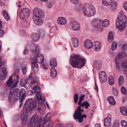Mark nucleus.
Listing matches in <instances>:
<instances>
[{"label": "nucleus", "mask_w": 127, "mask_h": 127, "mask_svg": "<svg viewBox=\"0 0 127 127\" xmlns=\"http://www.w3.org/2000/svg\"><path fill=\"white\" fill-rule=\"evenodd\" d=\"M108 82L109 84L111 85H113L115 83V80L113 77L110 75L108 78Z\"/></svg>", "instance_id": "27"}, {"label": "nucleus", "mask_w": 127, "mask_h": 127, "mask_svg": "<svg viewBox=\"0 0 127 127\" xmlns=\"http://www.w3.org/2000/svg\"><path fill=\"white\" fill-rule=\"evenodd\" d=\"M113 95L115 96H117L118 94V91L115 88H113Z\"/></svg>", "instance_id": "46"}, {"label": "nucleus", "mask_w": 127, "mask_h": 127, "mask_svg": "<svg viewBox=\"0 0 127 127\" xmlns=\"http://www.w3.org/2000/svg\"><path fill=\"white\" fill-rule=\"evenodd\" d=\"M127 22L126 16L123 14H120L116 20V27L120 31H122L125 28Z\"/></svg>", "instance_id": "4"}, {"label": "nucleus", "mask_w": 127, "mask_h": 127, "mask_svg": "<svg viewBox=\"0 0 127 127\" xmlns=\"http://www.w3.org/2000/svg\"><path fill=\"white\" fill-rule=\"evenodd\" d=\"M69 26L71 30L75 31L78 30L80 28L79 23L76 21H72L70 22Z\"/></svg>", "instance_id": "9"}, {"label": "nucleus", "mask_w": 127, "mask_h": 127, "mask_svg": "<svg viewBox=\"0 0 127 127\" xmlns=\"http://www.w3.org/2000/svg\"><path fill=\"white\" fill-rule=\"evenodd\" d=\"M16 89H18V91L17 92V94L16 95H18L19 96V98L20 97H25V90L24 89H21L20 92L19 93V94H18V91L19 90V89L18 88H17Z\"/></svg>", "instance_id": "22"}, {"label": "nucleus", "mask_w": 127, "mask_h": 127, "mask_svg": "<svg viewBox=\"0 0 127 127\" xmlns=\"http://www.w3.org/2000/svg\"><path fill=\"white\" fill-rule=\"evenodd\" d=\"M49 114H47V115L45 116L43 121L44 125L48 121L49 119L50 118L48 115H49Z\"/></svg>", "instance_id": "40"}, {"label": "nucleus", "mask_w": 127, "mask_h": 127, "mask_svg": "<svg viewBox=\"0 0 127 127\" xmlns=\"http://www.w3.org/2000/svg\"><path fill=\"white\" fill-rule=\"evenodd\" d=\"M57 64V61L55 59L53 58L51 60L50 65L52 67L56 66Z\"/></svg>", "instance_id": "24"}, {"label": "nucleus", "mask_w": 127, "mask_h": 127, "mask_svg": "<svg viewBox=\"0 0 127 127\" xmlns=\"http://www.w3.org/2000/svg\"><path fill=\"white\" fill-rule=\"evenodd\" d=\"M19 81H18L15 82L14 84L11 86V89H12L16 88L17 86V84L19 82Z\"/></svg>", "instance_id": "52"}, {"label": "nucleus", "mask_w": 127, "mask_h": 127, "mask_svg": "<svg viewBox=\"0 0 127 127\" xmlns=\"http://www.w3.org/2000/svg\"><path fill=\"white\" fill-rule=\"evenodd\" d=\"M85 96L84 95H81L79 97V100L82 101L83 99Z\"/></svg>", "instance_id": "60"}, {"label": "nucleus", "mask_w": 127, "mask_h": 127, "mask_svg": "<svg viewBox=\"0 0 127 127\" xmlns=\"http://www.w3.org/2000/svg\"><path fill=\"white\" fill-rule=\"evenodd\" d=\"M22 72L24 74H25L27 71V67H23Z\"/></svg>", "instance_id": "57"}, {"label": "nucleus", "mask_w": 127, "mask_h": 127, "mask_svg": "<svg viewBox=\"0 0 127 127\" xmlns=\"http://www.w3.org/2000/svg\"><path fill=\"white\" fill-rule=\"evenodd\" d=\"M99 78L100 82L102 83L105 82L107 79L106 73L104 71H102L99 73Z\"/></svg>", "instance_id": "10"}, {"label": "nucleus", "mask_w": 127, "mask_h": 127, "mask_svg": "<svg viewBox=\"0 0 127 127\" xmlns=\"http://www.w3.org/2000/svg\"><path fill=\"white\" fill-rule=\"evenodd\" d=\"M113 38V36L112 33L111 32H109L108 35V39L110 40H112Z\"/></svg>", "instance_id": "47"}, {"label": "nucleus", "mask_w": 127, "mask_h": 127, "mask_svg": "<svg viewBox=\"0 0 127 127\" xmlns=\"http://www.w3.org/2000/svg\"><path fill=\"white\" fill-rule=\"evenodd\" d=\"M92 22L95 27L98 29L100 28L101 21L99 19H95L93 20Z\"/></svg>", "instance_id": "13"}, {"label": "nucleus", "mask_w": 127, "mask_h": 127, "mask_svg": "<svg viewBox=\"0 0 127 127\" xmlns=\"http://www.w3.org/2000/svg\"><path fill=\"white\" fill-rule=\"evenodd\" d=\"M24 87L26 89L28 90L30 88V85L29 83L27 82V84L25 85Z\"/></svg>", "instance_id": "51"}, {"label": "nucleus", "mask_w": 127, "mask_h": 127, "mask_svg": "<svg viewBox=\"0 0 127 127\" xmlns=\"http://www.w3.org/2000/svg\"><path fill=\"white\" fill-rule=\"evenodd\" d=\"M39 48L38 47V46L37 45L35 47V50L33 49V50L32 51H34V52L35 53L36 55L38 54L39 53Z\"/></svg>", "instance_id": "42"}, {"label": "nucleus", "mask_w": 127, "mask_h": 127, "mask_svg": "<svg viewBox=\"0 0 127 127\" xmlns=\"http://www.w3.org/2000/svg\"><path fill=\"white\" fill-rule=\"evenodd\" d=\"M30 124L31 126L32 127H34L35 126V127H40V121L37 122L31 120Z\"/></svg>", "instance_id": "21"}, {"label": "nucleus", "mask_w": 127, "mask_h": 127, "mask_svg": "<svg viewBox=\"0 0 127 127\" xmlns=\"http://www.w3.org/2000/svg\"><path fill=\"white\" fill-rule=\"evenodd\" d=\"M123 7L125 10L127 12V2H126L123 4Z\"/></svg>", "instance_id": "56"}, {"label": "nucleus", "mask_w": 127, "mask_h": 127, "mask_svg": "<svg viewBox=\"0 0 127 127\" xmlns=\"http://www.w3.org/2000/svg\"><path fill=\"white\" fill-rule=\"evenodd\" d=\"M120 110L123 115L125 116L127 115V108L124 107H121Z\"/></svg>", "instance_id": "28"}, {"label": "nucleus", "mask_w": 127, "mask_h": 127, "mask_svg": "<svg viewBox=\"0 0 127 127\" xmlns=\"http://www.w3.org/2000/svg\"><path fill=\"white\" fill-rule=\"evenodd\" d=\"M57 22L58 24L60 25H64L66 24L67 21L64 17H60L58 18Z\"/></svg>", "instance_id": "15"}, {"label": "nucleus", "mask_w": 127, "mask_h": 127, "mask_svg": "<svg viewBox=\"0 0 127 127\" xmlns=\"http://www.w3.org/2000/svg\"><path fill=\"white\" fill-rule=\"evenodd\" d=\"M123 67L125 68V72L127 74V61L123 64Z\"/></svg>", "instance_id": "43"}, {"label": "nucleus", "mask_w": 127, "mask_h": 127, "mask_svg": "<svg viewBox=\"0 0 127 127\" xmlns=\"http://www.w3.org/2000/svg\"><path fill=\"white\" fill-rule=\"evenodd\" d=\"M14 83V81L12 80V76H10L9 79L6 82V85L7 86L10 87Z\"/></svg>", "instance_id": "31"}, {"label": "nucleus", "mask_w": 127, "mask_h": 127, "mask_svg": "<svg viewBox=\"0 0 127 127\" xmlns=\"http://www.w3.org/2000/svg\"><path fill=\"white\" fill-rule=\"evenodd\" d=\"M37 56L36 59L35 58L34 59H32V61H35L36 63H37L38 62L39 63H41L43 61L44 57L43 55L39 53L36 55Z\"/></svg>", "instance_id": "11"}, {"label": "nucleus", "mask_w": 127, "mask_h": 127, "mask_svg": "<svg viewBox=\"0 0 127 127\" xmlns=\"http://www.w3.org/2000/svg\"><path fill=\"white\" fill-rule=\"evenodd\" d=\"M3 15L5 19L7 21H9L10 19L9 17L8 16V14L4 10H3L2 12Z\"/></svg>", "instance_id": "29"}, {"label": "nucleus", "mask_w": 127, "mask_h": 127, "mask_svg": "<svg viewBox=\"0 0 127 127\" xmlns=\"http://www.w3.org/2000/svg\"><path fill=\"white\" fill-rule=\"evenodd\" d=\"M108 101L109 103L111 105H114L116 104V101L115 100L114 97L111 96H109L108 98Z\"/></svg>", "instance_id": "23"}, {"label": "nucleus", "mask_w": 127, "mask_h": 127, "mask_svg": "<svg viewBox=\"0 0 127 127\" xmlns=\"http://www.w3.org/2000/svg\"><path fill=\"white\" fill-rule=\"evenodd\" d=\"M123 48L125 49H127V44H125L123 46Z\"/></svg>", "instance_id": "64"}, {"label": "nucleus", "mask_w": 127, "mask_h": 127, "mask_svg": "<svg viewBox=\"0 0 127 127\" xmlns=\"http://www.w3.org/2000/svg\"><path fill=\"white\" fill-rule=\"evenodd\" d=\"M101 22H102V26L104 27H107L109 25V21L107 19L105 20L102 22L101 21Z\"/></svg>", "instance_id": "30"}, {"label": "nucleus", "mask_w": 127, "mask_h": 127, "mask_svg": "<svg viewBox=\"0 0 127 127\" xmlns=\"http://www.w3.org/2000/svg\"><path fill=\"white\" fill-rule=\"evenodd\" d=\"M2 72L3 74L5 76L6 75V70L5 67L2 68Z\"/></svg>", "instance_id": "54"}, {"label": "nucleus", "mask_w": 127, "mask_h": 127, "mask_svg": "<svg viewBox=\"0 0 127 127\" xmlns=\"http://www.w3.org/2000/svg\"><path fill=\"white\" fill-rule=\"evenodd\" d=\"M111 118L109 117L106 118L104 121V125L106 127H110L111 126Z\"/></svg>", "instance_id": "14"}, {"label": "nucleus", "mask_w": 127, "mask_h": 127, "mask_svg": "<svg viewBox=\"0 0 127 127\" xmlns=\"http://www.w3.org/2000/svg\"><path fill=\"white\" fill-rule=\"evenodd\" d=\"M11 76H12V77L13 78L14 81H16L17 82L18 81H19L18 80L19 77L18 75H16L15 74H14L12 75H11Z\"/></svg>", "instance_id": "37"}, {"label": "nucleus", "mask_w": 127, "mask_h": 127, "mask_svg": "<svg viewBox=\"0 0 127 127\" xmlns=\"http://www.w3.org/2000/svg\"><path fill=\"white\" fill-rule=\"evenodd\" d=\"M89 105L88 102L85 101L77 107L76 110L75 111L74 115V117L76 119H78V121L80 123L82 122L83 119L85 118L87 116L85 114L81 115L82 113L83 112V109H81L80 107L82 106L84 108V106H85V108L87 109Z\"/></svg>", "instance_id": "2"}, {"label": "nucleus", "mask_w": 127, "mask_h": 127, "mask_svg": "<svg viewBox=\"0 0 127 127\" xmlns=\"http://www.w3.org/2000/svg\"><path fill=\"white\" fill-rule=\"evenodd\" d=\"M38 117L37 115H35L33 116L31 119V120L34 121L38 122Z\"/></svg>", "instance_id": "38"}, {"label": "nucleus", "mask_w": 127, "mask_h": 127, "mask_svg": "<svg viewBox=\"0 0 127 127\" xmlns=\"http://www.w3.org/2000/svg\"><path fill=\"white\" fill-rule=\"evenodd\" d=\"M44 104L41 102L38 103V106H35V101L33 99H28L26 101L24 107V111L26 112H29L32 110H38L40 113L42 114L44 113L45 109Z\"/></svg>", "instance_id": "1"}, {"label": "nucleus", "mask_w": 127, "mask_h": 127, "mask_svg": "<svg viewBox=\"0 0 127 127\" xmlns=\"http://www.w3.org/2000/svg\"><path fill=\"white\" fill-rule=\"evenodd\" d=\"M70 64L74 68H79L83 66L86 62L85 59L77 55H74L71 57Z\"/></svg>", "instance_id": "3"}, {"label": "nucleus", "mask_w": 127, "mask_h": 127, "mask_svg": "<svg viewBox=\"0 0 127 127\" xmlns=\"http://www.w3.org/2000/svg\"><path fill=\"white\" fill-rule=\"evenodd\" d=\"M112 0H102V3L105 6H108L111 5Z\"/></svg>", "instance_id": "25"}, {"label": "nucleus", "mask_w": 127, "mask_h": 127, "mask_svg": "<svg viewBox=\"0 0 127 127\" xmlns=\"http://www.w3.org/2000/svg\"><path fill=\"white\" fill-rule=\"evenodd\" d=\"M41 67V68L44 69H47V67L45 66L44 64H42Z\"/></svg>", "instance_id": "62"}, {"label": "nucleus", "mask_w": 127, "mask_h": 127, "mask_svg": "<svg viewBox=\"0 0 127 127\" xmlns=\"http://www.w3.org/2000/svg\"><path fill=\"white\" fill-rule=\"evenodd\" d=\"M117 44L116 42H113L112 44L111 49L110 51H113L115 50L117 47Z\"/></svg>", "instance_id": "35"}, {"label": "nucleus", "mask_w": 127, "mask_h": 127, "mask_svg": "<svg viewBox=\"0 0 127 127\" xmlns=\"http://www.w3.org/2000/svg\"><path fill=\"white\" fill-rule=\"evenodd\" d=\"M119 123L117 121H115L113 123L112 127H118Z\"/></svg>", "instance_id": "48"}, {"label": "nucleus", "mask_w": 127, "mask_h": 127, "mask_svg": "<svg viewBox=\"0 0 127 127\" xmlns=\"http://www.w3.org/2000/svg\"><path fill=\"white\" fill-rule=\"evenodd\" d=\"M116 67L118 69H119L120 66V64L118 62L116 63Z\"/></svg>", "instance_id": "58"}, {"label": "nucleus", "mask_w": 127, "mask_h": 127, "mask_svg": "<svg viewBox=\"0 0 127 127\" xmlns=\"http://www.w3.org/2000/svg\"><path fill=\"white\" fill-rule=\"evenodd\" d=\"M32 68L33 71L35 72H37L39 70L37 63H36L35 61H32Z\"/></svg>", "instance_id": "16"}, {"label": "nucleus", "mask_w": 127, "mask_h": 127, "mask_svg": "<svg viewBox=\"0 0 127 127\" xmlns=\"http://www.w3.org/2000/svg\"><path fill=\"white\" fill-rule=\"evenodd\" d=\"M126 56V53L124 51L119 52L118 54V57L120 58H124Z\"/></svg>", "instance_id": "32"}, {"label": "nucleus", "mask_w": 127, "mask_h": 127, "mask_svg": "<svg viewBox=\"0 0 127 127\" xmlns=\"http://www.w3.org/2000/svg\"><path fill=\"white\" fill-rule=\"evenodd\" d=\"M30 12V11L29 9L24 8L20 11L19 13L20 17L22 19H27L29 16Z\"/></svg>", "instance_id": "7"}, {"label": "nucleus", "mask_w": 127, "mask_h": 127, "mask_svg": "<svg viewBox=\"0 0 127 127\" xmlns=\"http://www.w3.org/2000/svg\"><path fill=\"white\" fill-rule=\"evenodd\" d=\"M123 76H120L118 79V83L119 85H121L123 82Z\"/></svg>", "instance_id": "36"}, {"label": "nucleus", "mask_w": 127, "mask_h": 127, "mask_svg": "<svg viewBox=\"0 0 127 127\" xmlns=\"http://www.w3.org/2000/svg\"><path fill=\"white\" fill-rule=\"evenodd\" d=\"M79 0H71V1L73 3H74L75 4H76L79 1Z\"/></svg>", "instance_id": "61"}, {"label": "nucleus", "mask_w": 127, "mask_h": 127, "mask_svg": "<svg viewBox=\"0 0 127 127\" xmlns=\"http://www.w3.org/2000/svg\"><path fill=\"white\" fill-rule=\"evenodd\" d=\"M40 35L41 37H44L45 35L44 32L42 30H40Z\"/></svg>", "instance_id": "49"}, {"label": "nucleus", "mask_w": 127, "mask_h": 127, "mask_svg": "<svg viewBox=\"0 0 127 127\" xmlns=\"http://www.w3.org/2000/svg\"><path fill=\"white\" fill-rule=\"evenodd\" d=\"M35 76L34 74V73H31L29 76V78L31 79L32 78H34Z\"/></svg>", "instance_id": "59"}, {"label": "nucleus", "mask_w": 127, "mask_h": 127, "mask_svg": "<svg viewBox=\"0 0 127 127\" xmlns=\"http://www.w3.org/2000/svg\"><path fill=\"white\" fill-rule=\"evenodd\" d=\"M27 82L24 79H21L20 82V85L22 86H24Z\"/></svg>", "instance_id": "41"}, {"label": "nucleus", "mask_w": 127, "mask_h": 127, "mask_svg": "<svg viewBox=\"0 0 127 127\" xmlns=\"http://www.w3.org/2000/svg\"><path fill=\"white\" fill-rule=\"evenodd\" d=\"M51 70V76L53 78L55 77L57 74L56 70L53 67H52Z\"/></svg>", "instance_id": "26"}, {"label": "nucleus", "mask_w": 127, "mask_h": 127, "mask_svg": "<svg viewBox=\"0 0 127 127\" xmlns=\"http://www.w3.org/2000/svg\"><path fill=\"white\" fill-rule=\"evenodd\" d=\"M84 45L85 47L87 48H91L93 46L92 42L89 40H87L84 42Z\"/></svg>", "instance_id": "18"}, {"label": "nucleus", "mask_w": 127, "mask_h": 127, "mask_svg": "<svg viewBox=\"0 0 127 127\" xmlns=\"http://www.w3.org/2000/svg\"><path fill=\"white\" fill-rule=\"evenodd\" d=\"M82 10L84 15L87 17L93 16L96 13L94 7L92 5L89 4L84 5Z\"/></svg>", "instance_id": "5"}, {"label": "nucleus", "mask_w": 127, "mask_h": 127, "mask_svg": "<svg viewBox=\"0 0 127 127\" xmlns=\"http://www.w3.org/2000/svg\"><path fill=\"white\" fill-rule=\"evenodd\" d=\"M71 40L73 46L74 47H77L79 44L78 39L75 37H72L71 39Z\"/></svg>", "instance_id": "20"}, {"label": "nucleus", "mask_w": 127, "mask_h": 127, "mask_svg": "<svg viewBox=\"0 0 127 127\" xmlns=\"http://www.w3.org/2000/svg\"><path fill=\"white\" fill-rule=\"evenodd\" d=\"M4 33L3 30L0 29V37H1L4 35Z\"/></svg>", "instance_id": "55"}, {"label": "nucleus", "mask_w": 127, "mask_h": 127, "mask_svg": "<svg viewBox=\"0 0 127 127\" xmlns=\"http://www.w3.org/2000/svg\"><path fill=\"white\" fill-rule=\"evenodd\" d=\"M39 35L38 34H34L32 36V39L34 41H37L39 38Z\"/></svg>", "instance_id": "33"}, {"label": "nucleus", "mask_w": 127, "mask_h": 127, "mask_svg": "<svg viewBox=\"0 0 127 127\" xmlns=\"http://www.w3.org/2000/svg\"><path fill=\"white\" fill-rule=\"evenodd\" d=\"M33 14L37 17H42L43 16V13L41 10L37 8H35L33 11Z\"/></svg>", "instance_id": "12"}, {"label": "nucleus", "mask_w": 127, "mask_h": 127, "mask_svg": "<svg viewBox=\"0 0 127 127\" xmlns=\"http://www.w3.org/2000/svg\"><path fill=\"white\" fill-rule=\"evenodd\" d=\"M18 89H15L13 92H10V93L8 98V100L9 101H10L12 100V98H13L14 100L15 101H17L19 98V96L18 95H16Z\"/></svg>", "instance_id": "8"}, {"label": "nucleus", "mask_w": 127, "mask_h": 127, "mask_svg": "<svg viewBox=\"0 0 127 127\" xmlns=\"http://www.w3.org/2000/svg\"><path fill=\"white\" fill-rule=\"evenodd\" d=\"M53 5L51 2L50 1H48L46 4V6L48 8H51L53 6Z\"/></svg>", "instance_id": "44"}, {"label": "nucleus", "mask_w": 127, "mask_h": 127, "mask_svg": "<svg viewBox=\"0 0 127 127\" xmlns=\"http://www.w3.org/2000/svg\"><path fill=\"white\" fill-rule=\"evenodd\" d=\"M33 89L36 93V100L38 101L41 100L42 101L44 102L45 100L44 95H40V94L41 91L39 86L38 85H36L34 87Z\"/></svg>", "instance_id": "6"}, {"label": "nucleus", "mask_w": 127, "mask_h": 127, "mask_svg": "<svg viewBox=\"0 0 127 127\" xmlns=\"http://www.w3.org/2000/svg\"><path fill=\"white\" fill-rule=\"evenodd\" d=\"M111 5L112 10H114L116 9V7L117 3V2L115 1H112V3Z\"/></svg>", "instance_id": "34"}, {"label": "nucleus", "mask_w": 127, "mask_h": 127, "mask_svg": "<svg viewBox=\"0 0 127 127\" xmlns=\"http://www.w3.org/2000/svg\"><path fill=\"white\" fill-rule=\"evenodd\" d=\"M109 55H110V56L111 57L114 56L115 55V54L113 53H110L109 54Z\"/></svg>", "instance_id": "63"}, {"label": "nucleus", "mask_w": 127, "mask_h": 127, "mask_svg": "<svg viewBox=\"0 0 127 127\" xmlns=\"http://www.w3.org/2000/svg\"><path fill=\"white\" fill-rule=\"evenodd\" d=\"M94 45L95 47V51L96 52L99 51L101 47V45L100 42L97 41L94 42Z\"/></svg>", "instance_id": "19"}, {"label": "nucleus", "mask_w": 127, "mask_h": 127, "mask_svg": "<svg viewBox=\"0 0 127 127\" xmlns=\"http://www.w3.org/2000/svg\"><path fill=\"white\" fill-rule=\"evenodd\" d=\"M53 124L54 123L52 121H50L48 122V127H52Z\"/></svg>", "instance_id": "53"}, {"label": "nucleus", "mask_w": 127, "mask_h": 127, "mask_svg": "<svg viewBox=\"0 0 127 127\" xmlns=\"http://www.w3.org/2000/svg\"><path fill=\"white\" fill-rule=\"evenodd\" d=\"M78 95L76 93H74V95L73 97L74 102L75 103L77 102L78 98Z\"/></svg>", "instance_id": "39"}, {"label": "nucleus", "mask_w": 127, "mask_h": 127, "mask_svg": "<svg viewBox=\"0 0 127 127\" xmlns=\"http://www.w3.org/2000/svg\"><path fill=\"white\" fill-rule=\"evenodd\" d=\"M121 91L122 93L123 94H125L126 93V90L124 86H122L121 88Z\"/></svg>", "instance_id": "50"}, {"label": "nucleus", "mask_w": 127, "mask_h": 127, "mask_svg": "<svg viewBox=\"0 0 127 127\" xmlns=\"http://www.w3.org/2000/svg\"><path fill=\"white\" fill-rule=\"evenodd\" d=\"M121 125L123 127H127V122L125 120H122V121Z\"/></svg>", "instance_id": "45"}, {"label": "nucleus", "mask_w": 127, "mask_h": 127, "mask_svg": "<svg viewBox=\"0 0 127 127\" xmlns=\"http://www.w3.org/2000/svg\"><path fill=\"white\" fill-rule=\"evenodd\" d=\"M41 17H37L36 16H33V20L34 23L37 25H41L42 21Z\"/></svg>", "instance_id": "17"}]
</instances>
